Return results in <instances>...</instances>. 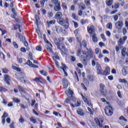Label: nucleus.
Masks as SVG:
<instances>
[{"label":"nucleus","mask_w":128,"mask_h":128,"mask_svg":"<svg viewBox=\"0 0 128 128\" xmlns=\"http://www.w3.org/2000/svg\"><path fill=\"white\" fill-rule=\"evenodd\" d=\"M62 12H58L54 15L55 20H57V22L59 24L65 28H68L70 26V20L68 17L65 19L62 18Z\"/></svg>","instance_id":"1"},{"label":"nucleus","mask_w":128,"mask_h":128,"mask_svg":"<svg viewBox=\"0 0 128 128\" xmlns=\"http://www.w3.org/2000/svg\"><path fill=\"white\" fill-rule=\"evenodd\" d=\"M54 40L58 48L62 52V54H66V46H62V44H60L56 38H54Z\"/></svg>","instance_id":"2"},{"label":"nucleus","mask_w":128,"mask_h":128,"mask_svg":"<svg viewBox=\"0 0 128 128\" xmlns=\"http://www.w3.org/2000/svg\"><path fill=\"white\" fill-rule=\"evenodd\" d=\"M115 26L118 34H122V28L124 26V22L122 20L118 21L115 24Z\"/></svg>","instance_id":"3"},{"label":"nucleus","mask_w":128,"mask_h":128,"mask_svg":"<svg viewBox=\"0 0 128 128\" xmlns=\"http://www.w3.org/2000/svg\"><path fill=\"white\" fill-rule=\"evenodd\" d=\"M105 113L108 116H112V108L110 106H107L105 108Z\"/></svg>","instance_id":"4"},{"label":"nucleus","mask_w":128,"mask_h":128,"mask_svg":"<svg viewBox=\"0 0 128 128\" xmlns=\"http://www.w3.org/2000/svg\"><path fill=\"white\" fill-rule=\"evenodd\" d=\"M82 53L84 56H86V51H84V50H82L80 49L78 50L76 56H79L80 58H81V56H81Z\"/></svg>","instance_id":"5"},{"label":"nucleus","mask_w":128,"mask_h":128,"mask_svg":"<svg viewBox=\"0 0 128 128\" xmlns=\"http://www.w3.org/2000/svg\"><path fill=\"white\" fill-rule=\"evenodd\" d=\"M88 31L89 34H96L94 32V26H88Z\"/></svg>","instance_id":"6"},{"label":"nucleus","mask_w":128,"mask_h":128,"mask_svg":"<svg viewBox=\"0 0 128 128\" xmlns=\"http://www.w3.org/2000/svg\"><path fill=\"white\" fill-rule=\"evenodd\" d=\"M62 10V8L60 7V2H59L58 4H55L54 6V10L55 12H60Z\"/></svg>","instance_id":"7"},{"label":"nucleus","mask_w":128,"mask_h":128,"mask_svg":"<svg viewBox=\"0 0 128 128\" xmlns=\"http://www.w3.org/2000/svg\"><path fill=\"white\" fill-rule=\"evenodd\" d=\"M62 66L60 67V68L62 70L63 72H64V75L66 76H68V73L66 72V70H68V66H66V65L64 64H62Z\"/></svg>","instance_id":"8"},{"label":"nucleus","mask_w":128,"mask_h":128,"mask_svg":"<svg viewBox=\"0 0 128 128\" xmlns=\"http://www.w3.org/2000/svg\"><path fill=\"white\" fill-rule=\"evenodd\" d=\"M66 94L67 95H68V94H70L71 96L70 97V100H74V97L72 96V94H74V91L70 90V89H68V91L66 92Z\"/></svg>","instance_id":"9"},{"label":"nucleus","mask_w":128,"mask_h":128,"mask_svg":"<svg viewBox=\"0 0 128 128\" xmlns=\"http://www.w3.org/2000/svg\"><path fill=\"white\" fill-rule=\"evenodd\" d=\"M62 82L63 84V86L64 88H68V80L66 78H64L62 80Z\"/></svg>","instance_id":"10"},{"label":"nucleus","mask_w":128,"mask_h":128,"mask_svg":"<svg viewBox=\"0 0 128 128\" xmlns=\"http://www.w3.org/2000/svg\"><path fill=\"white\" fill-rule=\"evenodd\" d=\"M4 81L6 82L8 84V86H10V76H8L7 74H5L4 76Z\"/></svg>","instance_id":"11"},{"label":"nucleus","mask_w":128,"mask_h":128,"mask_svg":"<svg viewBox=\"0 0 128 128\" xmlns=\"http://www.w3.org/2000/svg\"><path fill=\"white\" fill-rule=\"evenodd\" d=\"M96 68H97V72L98 74H102V70L100 66V64L96 65Z\"/></svg>","instance_id":"12"},{"label":"nucleus","mask_w":128,"mask_h":128,"mask_svg":"<svg viewBox=\"0 0 128 128\" xmlns=\"http://www.w3.org/2000/svg\"><path fill=\"white\" fill-rule=\"evenodd\" d=\"M85 58L86 57L84 56H81V58L83 59L82 64H83L84 66H88V60H86Z\"/></svg>","instance_id":"13"},{"label":"nucleus","mask_w":128,"mask_h":128,"mask_svg":"<svg viewBox=\"0 0 128 128\" xmlns=\"http://www.w3.org/2000/svg\"><path fill=\"white\" fill-rule=\"evenodd\" d=\"M77 114H79V116H84V110L82 109H78L77 110Z\"/></svg>","instance_id":"14"},{"label":"nucleus","mask_w":128,"mask_h":128,"mask_svg":"<svg viewBox=\"0 0 128 128\" xmlns=\"http://www.w3.org/2000/svg\"><path fill=\"white\" fill-rule=\"evenodd\" d=\"M124 41L122 40V38H120V40H118V45L119 46H122L123 44H124Z\"/></svg>","instance_id":"15"},{"label":"nucleus","mask_w":128,"mask_h":128,"mask_svg":"<svg viewBox=\"0 0 128 128\" xmlns=\"http://www.w3.org/2000/svg\"><path fill=\"white\" fill-rule=\"evenodd\" d=\"M56 32H58V34L60 32H62V28L60 26H56Z\"/></svg>","instance_id":"16"},{"label":"nucleus","mask_w":128,"mask_h":128,"mask_svg":"<svg viewBox=\"0 0 128 128\" xmlns=\"http://www.w3.org/2000/svg\"><path fill=\"white\" fill-rule=\"evenodd\" d=\"M128 68L124 67L122 69V74L123 76H126V74H128Z\"/></svg>","instance_id":"17"},{"label":"nucleus","mask_w":128,"mask_h":128,"mask_svg":"<svg viewBox=\"0 0 128 128\" xmlns=\"http://www.w3.org/2000/svg\"><path fill=\"white\" fill-rule=\"evenodd\" d=\"M47 24L48 28H50L51 24H56V20H54L50 21H47Z\"/></svg>","instance_id":"18"},{"label":"nucleus","mask_w":128,"mask_h":128,"mask_svg":"<svg viewBox=\"0 0 128 128\" xmlns=\"http://www.w3.org/2000/svg\"><path fill=\"white\" fill-rule=\"evenodd\" d=\"M88 56H90V58H92V56H94V53L92 49L88 50Z\"/></svg>","instance_id":"19"},{"label":"nucleus","mask_w":128,"mask_h":128,"mask_svg":"<svg viewBox=\"0 0 128 128\" xmlns=\"http://www.w3.org/2000/svg\"><path fill=\"white\" fill-rule=\"evenodd\" d=\"M92 34V40L94 42H98V38H96V34Z\"/></svg>","instance_id":"20"},{"label":"nucleus","mask_w":128,"mask_h":128,"mask_svg":"<svg viewBox=\"0 0 128 128\" xmlns=\"http://www.w3.org/2000/svg\"><path fill=\"white\" fill-rule=\"evenodd\" d=\"M110 68L106 67L105 69V70L104 71V74L108 75L110 74Z\"/></svg>","instance_id":"21"},{"label":"nucleus","mask_w":128,"mask_h":128,"mask_svg":"<svg viewBox=\"0 0 128 128\" xmlns=\"http://www.w3.org/2000/svg\"><path fill=\"white\" fill-rule=\"evenodd\" d=\"M30 120L32 122L33 124H36V117L34 116H32L30 118Z\"/></svg>","instance_id":"22"},{"label":"nucleus","mask_w":128,"mask_h":128,"mask_svg":"<svg viewBox=\"0 0 128 128\" xmlns=\"http://www.w3.org/2000/svg\"><path fill=\"white\" fill-rule=\"evenodd\" d=\"M43 36L45 42H46V44H49V46H50L52 47V44H50V42L48 40H46V34H44Z\"/></svg>","instance_id":"23"},{"label":"nucleus","mask_w":128,"mask_h":128,"mask_svg":"<svg viewBox=\"0 0 128 128\" xmlns=\"http://www.w3.org/2000/svg\"><path fill=\"white\" fill-rule=\"evenodd\" d=\"M84 8H86V6L84 5V3L80 4H79L80 10H84Z\"/></svg>","instance_id":"24"},{"label":"nucleus","mask_w":128,"mask_h":128,"mask_svg":"<svg viewBox=\"0 0 128 128\" xmlns=\"http://www.w3.org/2000/svg\"><path fill=\"white\" fill-rule=\"evenodd\" d=\"M58 42H60V44H62L64 42V38L63 37H60L59 38L57 39Z\"/></svg>","instance_id":"25"},{"label":"nucleus","mask_w":128,"mask_h":128,"mask_svg":"<svg viewBox=\"0 0 128 128\" xmlns=\"http://www.w3.org/2000/svg\"><path fill=\"white\" fill-rule=\"evenodd\" d=\"M113 2H114L113 0H107L106 2V4L107 6H112V4Z\"/></svg>","instance_id":"26"},{"label":"nucleus","mask_w":128,"mask_h":128,"mask_svg":"<svg viewBox=\"0 0 128 128\" xmlns=\"http://www.w3.org/2000/svg\"><path fill=\"white\" fill-rule=\"evenodd\" d=\"M126 48H122V56H126V54L127 52H126Z\"/></svg>","instance_id":"27"},{"label":"nucleus","mask_w":128,"mask_h":128,"mask_svg":"<svg viewBox=\"0 0 128 128\" xmlns=\"http://www.w3.org/2000/svg\"><path fill=\"white\" fill-rule=\"evenodd\" d=\"M95 122H96V124L99 126H102V124H100V120H98V118H95Z\"/></svg>","instance_id":"28"},{"label":"nucleus","mask_w":128,"mask_h":128,"mask_svg":"<svg viewBox=\"0 0 128 128\" xmlns=\"http://www.w3.org/2000/svg\"><path fill=\"white\" fill-rule=\"evenodd\" d=\"M122 32L124 36H126V34H128V30H126V28L125 27L123 28H122Z\"/></svg>","instance_id":"29"},{"label":"nucleus","mask_w":128,"mask_h":128,"mask_svg":"<svg viewBox=\"0 0 128 128\" xmlns=\"http://www.w3.org/2000/svg\"><path fill=\"white\" fill-rule=\"evenodd\" d=\"M88 78L90 80V82H94V76H88Z\"/></svg>","instance_id":"30"},{"label":"nucleus","mask_w":128,"mask_h":128,"mask_svg":"<svg viewBox=\"0 0 128 128\" xmlns=\"http://www.w3.org/2000/svg\"><path fill=\"white\" fill-rule=\"evenodd\" d=\"M34 82H40V84H42V82L38 78H35L33 79Z\"/></svg>","instance_id":"31"},{"label":"nucleus","mask_w":128,"mask_h":128,"mask_svg":"<svg viewBox=\"0 0 128 128\" xmlns=\"http://www.w3.org/2000/svg\"><path fill=\"white\" fill-rule=\"evenodd\" d=\"M18 88L19 91L20 92H21V94H22V92H24V89L22 86H18Z\"/></svg>","instance_id":"32"},{"label":"nucleus","mask_w":128,"mask_h":128,"mask_svg":"<svg viewBox=\"0 0 128 128\" xmlns=\"http://www.w3.org/2000/svg\"><path fill=\"white\" fill-rule=\"evenodd\" d=\"M26 64H28V66H30V68H32L34 64H32V62L30 60H28L27 61Z\"/></svg>","instance_id":"33"},{"label":"nucleus","mask_w":128,"mask_h":128,"mask_svg":"<svg viewBox=\"0 0 128 128\" xmlns=\"http://www.w3.org/2000/svg\"><path fill=\"white\" fill-rule=\"evenodd\" d=\"M53 114H54V116H60V118H62V115L58 112L54 111L53 112Z\"/></svg>","instance_id":"34"},{"label":"nucleus","mask_w":128,"mask_h":128,"mask_svg":"<svg viewBox=\"0 0 128 128\" xmlns=\"http://www.w3.org/2000/svg\"><path fill=\"white\" fill-rule=\"evenodd\" d=\"M107 28H108V30H112V23H108L106 25Z\"/></svg>","instance_id":"35"},{"label":"nucleus","mask_w":128,"mask_h":128,"mask_svg":"<svg viewBox=\"0 0 128 128\" xmlns=\"http://www.w3.org/2000/svg\"><path fill=\"white\" fill-rule=\"evenodd\" d=\"M100 90L102 92H104V84H100Z\"/></svg>","instance_id":"36"},{"label":"nucleus","mask_w":128,"mask_h":128,"mask_svg":"<svg viewBox=\"0 0 128 128\" xmlns=\"http://www.w3.org/2000/svg\"><path fill=\"white\" fill-rule=\"evenodd\" d=\"M8 114L6 113V112H4L3 115L2 116V118H8Z\"/></svg>","instance_id":"37"},{"label":"nucleus","mask_w":128,"mask_h":128,"mask_svg":"<svg viewBox=\"0 0 128 128\" xmlns=\"http://www.w3.org/2000/svg\"><path fill=\"white\" fill-rule=\"evenodd\" d=\"M119 120H124V122H128V120L126 119V118H124V116H120L119 118Z\"/></svg>","instance_id":"38"},{"label":"nucleus","mask_w":128,"mask_h":128,"mask_svg":"<svg viewBox=\"0 0 128 128\" xmlns=\"http://www.w3.org/2000/svg\"><path fill=\"white\" fill-rule=\"evenodd\" d=\"M40 72L41 74H42V76H48V73L44 70H40Z\"/></svg>","instance_id":"39"},{"label":"nucleus","mask_w":128,"mask_h":128,"mask_svg":"<svg viewBox=\"0 0 128 128\" xmlns=\"http://www.w3.org/2000/svg\"><path fill=\"white\" fill-rule=\"evenodd\" d=\"M119 82L126 84L128 82V81H126V80L125 79H120Z\"/></svg>","instance_id":"40"},{"label":"nucleus","mask_w":128,"mask_h":128,"mask_svg":"<svg viewBox=\"0 0 128 128\" xmlns=\"http://www.w3.org/2000/svg\"><path fill=\"white\" fill-rule=\"evenodd\" d=\"M62 6L64 10H68V6H66V4L64 2L62 3Z\"/></svg>","instance_id":"41"},{"label":"nucleus","mask_w":128,"mask_h":128,"mask_svg":"<svg viewBox=\"0 0 128 128\" xmlns=\"http://www.w3.org/2000/svg\"><path fill=\"white\" fill-rule=\"evenodd\" d=\"M24 120L22 118V116H20V118L19 119V122H20L21 124H24Z\"/></svg>","instance_id":"42"},{"label":"nucleus","mask_w":128,"mask_h":128,"mask_svg":"<svg viewBox=\"0 0 128 128\" xmlns=\"http://www.w3.org/2000/svg\"><path fill=\"white\" fill-rule=\"evenodd\" d=\"M36 50H38V52H42V48L40 46H37L36 47Z\"/></svg>","instance_id":"43"},{"label":"nucleus","mask_w":128,"mask_h":128,"mask_svg":"<svg viewBox=\"0 0 128 128\" xmlns=\"http://www.w3.org/2000/svg\"><path fill=\"white\" fill-rule=\"evenodd\" d=\"M95 52L96 54H100L101 52L100 50V48H96L95 49Z\"/></svg>","instance_id":"44"},{"label":"nucleus","mask_w":128,"mask_h":128,"mask_svg":"<svg viewBox=\"0 0 128 128\" xmlns=\"http://www.w3.org/2000/svg\"><path fill=\"white\" fill-rule=\"evenodd\" d=\"M102 54H110V52L108 50H102Z\"/></svg>","instance_id":"45"},{"label":"nucleus","mask_w":128,"mask_h":128,"mask_svg":"<svg viewBox=\"0 0 128 128\" xmlns=\"http://www.w3.org/2000/svg\"><path fill=\"white\" fill-rule=\"evenodd\" d=\"M68 42H70V44H72V42H74V38H69L68 39Z\"/></svg>","instance_id":"46"},{"label":"nucleus","mask_w":128,"mask_h":128,"mask_svg":"<svg viewBox=\"0 0 128 128\" xmlns=\"http://www.w3.org/2000/svg\"><path fill=\"white\" fill-rule=\"evenodd\" d=\"M13 100L15 102H18V103L20 102V99H18V98H14Z\"/></svg>","instance_id":"47"},{"label":"nucleus","mask_w":128,"mask_h":128,"mask_svg":"<svg viewBox=\"0 0 128 128\" xmlns=\"http://www.w3.org/2000/svg\"><path fill=\"white\" fill-rule=\"evenodd\" d=\"M100 36L104 42H106V36H104V34H101Z\"/></svg>","instance_id":"48"},{"label":"nucleus","mask_w":128,"mask_h":128,"mask_svg":"<svg viewBox=\"0 0 128 128\" xmlns=\"http://www.w3.org/2000/svg\"><path fill=\"white\" fill-rule=\"evenodd\" d=\"M52 58L54 60H60V57L58 56V55H57L56 56H52Z\"/></svg>","instance_id":"49"},{"label":"nucleus","mask_w":128,"mask_h":128,"mask_svg":"<svg viewBox=\"0 0 128 128\" xmlns=\"http://www.w3.org/2000/svg\"><path fill=\"white\" fill-rule=\"evenodd\" d=\"M7 90H8L6 88L0 86V92H6Z\"/></svg>","instance_id":"50"},{"label":"nucleus","mask_w":128,"mask_h":128,"mask_svg":"<svg viewBox=\"0 0 128 128\" xmlns=\"http://www.w3.org/2000/svg\"><path fill=\"white\" fill-rule=\"evenodd\" d=\"M52 47H47L46 50L49 52H52Z\"/></svg>","instance_id":"51"},{"label":"nucleus","mask_w":128,"mask_h":128,"mask_svg":"<svg viewBox=\"0 0 128 128\" xmlns=\"http://www.w3.org/2000/svg\"><path fill=\"white\" fill-rule=\"evenodd\" d=\"M120 46H116V52H120Z\"/></svg>","instance_id":"52"},{"label":"nucleus","mask_w":128,"mask_h":128,"mask_svg":"<svg viewBox=\"0 0 128 128\" xmlns=\"http://www.w3.org/2000/svg\"><path fill=\"white\" fill-rule=\"evenodd\" d=\"M52 2L54 4H58L60 2H58V0H52Z\"/></svg>","instance_id":"53"},{"label":"nucleus","mask_w":128,"mask_h":128,"mask_svg":"<svg viewBox=\"0 0 128 128\" xmlns=\"http://www.w3.org/2000/svg\"><path fill=\"white\" fill-rule=\"evenodd\" d=\"M72 18H74V20H78V17H76V14L74 13L72 14Z\"/></svg>","instance_id":"54"},{"label":"nucleus","mask_w":128,"mask_h":128,"mask_svg":"<svg viewBox=\"0 0 128 128\" xmlns=\"http://www.w3.org/2000/svg\"><path fill=\"white\" fill-rule=\"evenodd\" d=\"M84 2L86 6H90V0H84Z\"/></svg>","instance_id":"55"},{"label":"nucleus","mask_w":128,"mask_h":128,"mask_svg":"<svg viewBox=\"0 0 128 128\" xmlns=\"http://www.w3.org/2000/svg\"><path fill=\"white\" fill-rule=\"evenodd\" d=\"M84 83L86 84V86H90V82H88V80L86 79L84 80Z\"/></svg>","instance_id":"56"},{"label":"nucleus","mask_w":128,"mask_h":128,"mask_svg":"<svg viewBox=\"0 0 128 128\" xmlns=\"http://www.w3.org/2000/svg\"><path fill=\"white\" fill-rule=\"evenodd\" d=\"M114 20L115 22H116L118 20V14L114 16Z\"/></svg>","instance_id":"57"},{"label":"nucleus","mask_w":128,"mask_h":128,"mask_svg":"<svg viewBox=\"0 0 128 128\" xmlns=\"http://www.w3.org/2000/svg\"><path fill=\"white\" fill-rule=\"evenodd\" d=\"M45 2H46V0H40V4L42 6H44Z\"/></svg>","instance_id":"58"},{"label":"nucleus","mask_w":128,"mask_h":128,"mask_svg":"<svg viewBox=\"0 0 128 128\" xmlns=\"http://www.w3.org/2000/svg\"><path fill=\"white\" fill-rule=\"evenodd\" d=\"M104 60L106 64H108V62H110V60L107 57L104 58Z\"/></svg>","instance_id":"59"},{"label":"nucleus","mask_w":128,"mask_h":128,"mask_svg":"<svg viewBox=\"0 0 128 128\" xmlns=\"http://www.w3.org/2000/svg\"><path fill=\"white\" fill-rule=\"evenodd\" d=\"M2 72L4 74H8V70L6 68L2 69Z\"/></svg>","instance_id":"60"},{"label":"nucleus","mask_w":128,"mask_h":128,"mask_svg":"<svg viewBox=\"0 0 128 128\" xmlns=\"http://www.w3.org/2000/svg\"><path fill=\"white\" fill-rule=\"evenodd\" d=\"M20 52L24 53V52H26V48H21Z\"/></svg>","instance_id":"61"},{"label":"nucleus","mask_w":128,"mask_h":128,"mask_svg":"<svg viewBox=\"0 0 128 128\" xmlns=\"http://www.w3.org/2000/svg\"><path fill=\"white\" fill-rule=\"evenodd\" d=\"M110 32L108 30L106 31V35L107 36H108V38H110Z\"/></svg>","instance_id":"62"},{"label":"nucleus","mask_w":128,"mask_h":128,"mask_svg":"<svg viewBox=\"0 0 128 128\" xmlns=\"http://www.w3.org/2000/svg\"><path fill=\"white\" fill-rule=\"evenodd\" d=\"M54 16V14H52V12H48V18H52Z\"/></svg>","instance_id":"63"},{"label":"nucleus","mask_w":128,"mask_h":128,"mask_svg":"<svg viewBox=\"0 0 128 128\" xmlns=\"http://www.w3.org/2000/svg\"><path fill=\"white\" fill-rule=\"evenodd\" d=\"M10 128H16L14 127V122H13L10 125Z\"/></svg>","instance_id":"64"}]
</instances>
